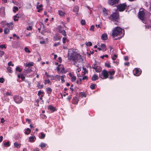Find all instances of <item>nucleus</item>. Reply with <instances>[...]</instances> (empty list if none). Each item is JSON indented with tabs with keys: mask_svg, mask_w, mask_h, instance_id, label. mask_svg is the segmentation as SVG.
Wrapping results in <instances>:
<instances>
[{
	"mask_svg": "<svg viewBox=\"0 0 151 151\" xmlns=\"http://www.w3.org/2000/svg\"><path fill=\"white\" fill-rule=\"evenodd\" d=\"M5 81V79L3 78H0V83H3Z\"/></svg>",
	"mask_w": 151,
	"mask_h": 151,
	"instance_id": "obj_51",
	"label": "nucleus"
},
{
	"mask_svg": "<svg viewBox=\"0 0 151 151\" xmlns=\"http://www.w3.org/2000/svg\"><path fill=\"white\" fill-rule=\"evenodd\" d=\"M81 23L82 25H84L86 24V21L82 19L81 21Z\"/></svg>",
	"mask_w": 151,
	"mask_h": 151,
	"instance_id": "obj_47",
	"label": "nucleus"
},
{
	"mask_svg": "<svg viewBox=\"0 0 151 151\" xmlns=\"http://www.w3.org/2000/svg\"><path fill=\"white\" fill-rule=\"evenodd\" d=\"M101 38L103 40H106L107 39V35L106 33L103 34L101 36Z\"/></svg>",
	"mask_w": 151,
	"mask_h": 151,
	"instance_id": "obj_15",
	"label": "nucleus"
},
{
	"mask_svg": "<svg viewBox=\"0 0 151 151\" xmlns=\"http://www.w3.org/2000/svg\"><path fill=\"white\" fill-rule=\"evenodd\" d=\"M60 33L62 34L65 37H66L67 36L66 32L63 29V31Z\"/></svg>",
	"mask_w": 151,
	"mask_h": 151,
	"instance_id": "obj_38",
	"label": "nucleus"
},
{
	"mask_svg": "<svg viewBox=\"0 0 151 151\" xmlns=\"http://www.w3.org/2000/svg\"><path fill=\"white\" fill-rule=\"evenodd\" d=\"M46 90L47 91V93L49 94H50L52 91V89L50 87L47 88Z\"/></svg>",
	"mask_w": 151,
	"mask_h": 151,
	"instance_id": "obj_23",
	"label": "nucleus"
},
{
	"mask_svg": "<svg viewBox=\"0 0 151 151\" xmlns=\"http://www.w3.org/2000/svg\"><path fill=\"white\" fill-rule=\"evenodd\" d=\"M88 79V77L87 76H85L83 77L82 78V80H84L85 79L87 80Z\"/></svg>",
	"mask_w": 151,
	"mask_h": 151,
	"instance_id": "obj_59",
	"label": "nucleus"
},
{
	"mask_svg": "<svg viewBox=\"0 0 151 151\" xmlns=\"http://www.w3.org/2000/svg\"><path fill=\"white\" fill-rule=\"evenodd\" d=\"M61 66V65H58V66L57 67V69L58 71H59L60 70V66Z\"/></svg>",
	"mask_w": 151,
	"mask_h": 151,
	"instance_id": "obj_62",
	"label": "nucleus"
},
{
	"mask_svg": "<svg viewBox=\"0 0 151 151\" xmlns=\"http://www.w3.org/2000/svg\"><path fill=\"white\" fill-rule=\"evenodd\" d=\"M124 34V30L119 27L114 28V40H119Z\"/></svg>",
	"mask_w": 151,
	"mask_h": 151,
	"instance_id": "obj_2",
	"label": "nucleus"
},
{
	"mask_svg": "<svg viewBox=\"0 0 151 151\" xmlns=\"http://www.w3.org/2000/svg\"><path fill=\"white\" fill-rule=\"evenodd\" d=\"M8 65L9 66H14V64L12 63V62L10 61L8 63Z\"/></svg>",
	"mask_w": 151,
	"mask_h": 151,
	"instance_id": "obj_53",
	"label": "nucleus"
},
{
	"mask_svg": "<svg viewBox=\"0 0 151 151\" xmlns=\"http://www.w3.org/2000/svg\"><path fill=\"white\" fill-rule=\"evenodd\" d=\"M0 12H2L3 15L4 16L5 14V8L4 7H2L0 9Z\"/></svg>",
	"mask_w": 151,
	"mask_h": 151,
	"instance_id": "obj_19",
	"label": "nucleus"
},
{
	"mask_svg": "<svg viewBox=\"0 0 151 151\" xmlns=\"http://www.w3.org/2000/svg\"><path fill=\"white\" fill-rule=\"evenodd\" d=\"M18 14H17V15L15 16L14 17V21H17L18 20V19L19 18V17H17V15Z\"/></svg>",
	"mask_w": 151,
	"mask_h": 151,
	"instance_id": "obj_39",
	"label": "nucleus"
},
{
	"mask_svg": "<svg viewBox=\"0 0 151 151\" xmlns=\"http://www.w3.org/2000/svg\"><path fill=\"white\" fill-rule=\"evenodd\" d=\"M68 58L70 60H72L75 62L74 64L78 67V66L76 65V61L80 62L83 60L82 57L76 51L72 49H69L68 51Z\"/></svg>",
	"mask_w": 151,
	"mask_h": 151,
	"instance_id": "obj_1",
	"label": "nucleus"
},
{
	"mask_svg": "<svg viewBox=\"0 0 151 151\" xmlns=\"http://www.w3.org/2000/svg\"><path fill=\"white\" fill-rule=\"evenodd\" d=\"M94 27L93 25H92L90 28L89 29V30H90L92 31H94Z\"/></svg>",
	"mask_w": 151,
	"mask_h": 151,
	"instance_id": "obj_57",
	"label": "nucleus"
},
{
	"mask_svg": "<svg viewBox=\"0 0 151 151\" xmlns=\"http://www.w3.org/2000/svg\"><path fill=\"white\" fill-rule=\"evenodd\" d=\"M120 18L119 12L117 10H115L114 12V24L119 25Z\"/></svg>",
	"mask_w": 151,
	"mask_h": 151,
	"instance_id": "obj_4",
	"label": "nucleus"
},
{
	"mask_svg": "<svg viewBox=\"0 0 151 151\" xmlns=\"http://www.w3.org/2000/svg\"><path fill=\"white\" fill-rule=\"evenodd\" d=\"M145 14L144 11H140V10L138 14V18L142 20V22L144 23H145L144 22L145 21L144 20V17L145 16Z\"/></svg>",
	"mask_w": 151,
	"mask_h": 151,
	"instance_id": "obj_6",
	"label": "nucleus"
},
{
	"mask_svg": "<svg viewBox=\"0 0 151 151\" xmlns=\"http://www.w3.org/2000/svg\"><path fill=\"white\" fill-rule=\"evenodd\" d=\"M37 86L38 87V88L39 89H41L43 87V84L40 85V83L39 82H38Z\"/></svg>",
	"mask_w": 151,
	"mask_h": 151,
	"instance_id": "obj_32",
	"label": "nucleus"
},
{
	"mask_svg": "<svg viewBox=\"0 0 151 151\" xmlns=\"http://www.w3.org/2000/svg\"><path fill=\"white\" fill-rule=\"evenodd\" d=\"M44 92L43 91H41L40 90L38 91L37 95L40 96L42 95H43L42 94Z\"/></svg>",
	"mask_w": 151,
	"mask_h": 151,
	"instance_id": "obj_44",
	"label": "nucleus"
},
{
	"mask_svg": "<svg viewBox=\"0 0 151 151\" xmlns=\"http://www.w3.org/2000/svg\"><path fill=\"white\" fill-rule=\"evenodd\" d=\"M79 8L78 6H76L73 8V11L77 13L79 11Z\"/></svg>",
	"mask_w": 151,
	"mask_h": 151,
	"instance_id": "obj_16",
	"label": "nucleus"
},
{
	"mask_svg": "<svg viewBox=\"0 0 151 151\" xmlns=\"http://www.w3.org/2000/svg\"><path fill=\"white\" fill-rule=\"evenodd\" d=\"M109 18V20L113 21V14H111Z\"/></svg>",
	"mask_w": 151,
	"mask_h": 151,
	"instance_id": "obj_49",
	"label": "nucleus"
},
{
	"mask_svg": "<svg viewBox=\"0 0 151 151\" xmlns=\"http://www.w3.org/2000/svg\"><path fill=\"white\" fill-rule=\"evenodd\" d=\"M69 76L71 77V81L72 82H74L76 81V77L75 76H73L71 73H69Z\"/></svg>",
	"mask_w": 151,
	"mask_h": 151,
	"instance_id": "obj_11",
	"label": "nucleus"
},
{
	"mask_svg": "<svg viewBox=\"0 0 151 151\" xmlns=\"http://www.w3.org/2000/svg\"><path fill=\"white\" fill-rule=\"evenodd\" d=\"M46 145L47 144L45 143L41 142L40 146L41 147V148L42 149L43 148L45 147Z\"/></svg>",
	"mask_w": 151,
	"mask_h": 151,
	"instance_id": "obj_28",
	"label": "nucleus"
},
{
	"mask_svg": "<svg viewBox=\"0 0 151 151\" xmlns=\"http://www.w3.org/2000/svg\"><path fill=\"white\" fill-rule=\"evenodd\" d=\"M60 44V43L59 42H58L57 43H56L54 44L53 46L55 47H56L58 45H59Z\"/></svg>",
	"mask_w": 151,
	"mask_h": 151,
	"instance_id": "obj_58",
	"label": "nucleus"
},
{
	"mask_svg": "<svg viewBox=\"0 0 151 151\" xmlns=\"http://www.w3.org/2000/svg\"><path fill=\"white\" fill-rule=\"evenodd\" d=\"M66 40H67V39L66 37H63V43L65 44V43H66Z\"/></svg>",
	"mask_w": 151,
	"mask_h": 151,
	"instance_id": "obj_54",
	"label": "nucleus"
},
{
	"mask_svg": "<svg viewBox=\"0 0 151 151\" xmlns=\"http://www.w3.org/2000/svg\"><path fill=\"white\" fill-rule=\"evenodd\" d=\"M4 53H5L4 52L0 50V56L1 57H2V56L4 54Z\"/></svg>",
	"mask_w": 151,
	"mask_h": 151,
	"instance_id": "obj_48",
	"label": "nucleus"
},
{
	"mask_svg": "<svg viewBox=\"0 0 151 151\" xmlns=\"http://www.w3.org/2000/svg\"><path fill=\"white\" fill-rule=\"evenodd\" d=\"M31 132V130L29 128H27L24 133L28 135Z\"/></svg>",
	"mask_w": 151,
	"mask_h": 151,
	"instance_id": "obj_25",
	"label": "nucleus"
},
{
	"mask_svg": "<svg viewBox=\"0 0 151 151\" xmlns=\"http://www.w3.org/2000/svg\"><path fill=\"white\" fill-rule=\"evenodd\" d=\"M14 100L16 103L20 104L22 101L23 98L19 96H15L14 98Z\"/></svg>",
	"mask_w": 151,
	"mask_h": 151,
	"instance_id": "obj_7",
	"label": "nucleus"
},
{
	"mask_svg": "<svg viewBox=\"0 0 151 151\" xmlns=\"http://www.w3.org/2000/svg\"><path fill=\"white\" fill-rule=\"evenodd\" d=\"M55 77L56 79V80H55L56 81H57V80H58L59 81H60V79L61 76H60L58 75H56L55 76Z\"/></svg>",
	"mask_w": 151,
	"mask_h": 151,
	"instance_id": "obj_33",
	"label": "nucleus"
},
{
	"mask_svg": "<svg viewBox=\"0 0 151 151\" xmlns=\"http://www.w3.org/2000/svg\"><path fill=\"white\" fill-rule=\"evenodd\" d=\"M58 14L60 16H64L65 15V13L63 12L62 11L59 10L58 11Z\"/></svg>",
	"mask_w": 151,
	"mask_h": 151,
	"instance_id": "obj_27",
	"label": "nucleus"
},
{
	"mask_svg": "<svg viewBox=\"0 0 151 151\" xmlns=\"http://www.w3.org/2000/svg\"><path fill=\"white\" fill-rule=\"evenodd\" d=\"M119 1L120 0H114V4H118Z\"/></svg>",
	"mask_w": 151,
	"mask_h": 151,
	"instance_id": "obj_55",
	"label": "nucleus"
},
{
	"mask_svg": "<svg viewBox=\"0 0 151 151\" xmlns=\"http://www.w3.org/2000/svg\"><path fill=\"white\" fill-rule=\"evenodd\" d=\"M24 50L26 52L29 53L30 52V51L29 49L27 47H25L24 48Z\"/></svg>",
	"mask_w": 151,
	"mask_h": 151,
	"instance_id": "obj_45",
	"label": "nucleus"
},
{
	"mask_svg": "<svg viewBox=\"0 0 151 151\" xmlns=\"http://www.w3.org/2000/svg\"><path fill=\"white\" fill-rule=\"evenodd\" d=\"M86 45L87 46H91L92 45V43L90 42H89L86 43Z\"/></svg>",
	"mask_w": 151,
	"mask_h": 151,
	"instance_id": "obj_50",
	"label": "nucleus"
},
{
	"mask_svg": "<svg viewBox=\"0 0 151 151\" xmlns=\"http://www.w3.org/2000/svg\"><path fill=\"white\" fill-rule=\"evenodd\" d=\"M83 69L84 70L83 73L84 74H85L86 73H88V71L86 70V68L83 67Z\"/></svg>",
	"mask_w": 151,
	"mask_h": 151,
	"instance_id": "obj_56",
	"label": "nucleus"
},
{
	"mask_svg": "<svg viewBox=\"0 0 151 151\" xmlns=\"http://www.w3.org/2000/svg\"><path fill=\"white\" fill-rule=\"evenodd\" d=\"M52 80H56L55 78V76H53V75H52V77H51V79Z\"/></svg>",
	"mask_w": 151,
	"mask_h": 151,
	"instance_id": "obj_63",
	"label": "nucleus"
},
{
	"mask_svg": "<svg viewBox=\"0 0 151 151\" xmlns=\"http://www.w3.org/2000/svg\"><path fill=\"white\" fill-rule=\"evenodd\" d=\"M7 70L8 72L10 73H12L13 71L12 70V68L10 67H8L7 68Z\"/></svg>",
	"mask_w": 151,
	"mask_h": 151,
	"instance_id": "obj_26",
	"label": "nucleus"
},
{
	"mask_svg": "<svg viewBox=\"0 0 151 151\" xmlns=\"http://www.w3.org/2000/svg\"><path fill=\"white\" fill-rule=\"evenodd\" d=\"M35 139H36V138L34 136H33L29 137V140L30 142H33L35 141Z\"/></svg>",
	"mask_w": 151,
	"mask_h": 151,
	"instance_id": "obj_17",
	"label": "nucleus"
},
{
	"mask_svg": "<svg viewBox=\"0 0 151 151\" xmlns=\"http://www.w3.org/2000/svg\"><path fill=\"white\" fill-rule=\"evenodd\" d=\"M21 144H19L17 142H16L14 143V146L15 147H16L18 149H19L20 147Z\"/></svg>",
	"mask_w": 151,
	"mask_h": 151,
	"instance_id": "obj_22",
	"label": "nucleus"
},
{
	"mask_svg": "<svg viewBox=\"0 0 151 151\" xmlns=\"http://www.w3.org/2000/svg\"><path fill=\"white\" fill-rule=\"evenodd\" d=\"M0 48L2 49L4 48L5 49H6V45L5 44L1 45H0Z\"/></svg>",
	"mask_w": 151,
	"mask_h": 151,
	"instance_id": "obj_46",
	"label": "nucleus"
},
{
	"mask_svg": "<svg viewBox=\"0 0 151 151\" xmlns=\"http://www.w3.org/2000/svg\"><path fill=\"white\" fill-rule=\"evenodd\" d=\"M98 79V76L96 74H94L91 78V80L93 81H95Z\"/></svg>",
	"mask_w": 151,
	"mask_h": 151,
	"instance_id": "obj_18",
	"label": "nucleus"
},
{
	"mask_svg": "<svg viewBox=\"0 0 151 151\" xmlns=\"http://www.w3.org/2000/svg\"><path fill=\"white\" fill-rule=\"evenodd\" d=\"M141 72L140 69L137 68H134L133 70L134 75L136 76H139L141 74Z\"/></svg>",
	"mask_w": 151,
	"mask_h": 151,
	"instance_id": "obj_8",
	"label": "nucleus"
},
{
	"mask_svg": "<svg viewBox=\"0 0 151 151\" xmlns=\"http://www.w3.org/2000/svg\"><path fill=\"white\" fill-rule=\"evenodd\" d=\"M4 146L6 147H9L10 146V144L9 142L7 141V142H5L4 144Z\"/></svg>",
	"mask_w": 151,
	"mask_h": 151,
	"instance_id": "obj_29",
	"label": "nucleus"
},
{
	"mask_svg": "<svg viewBox=\"0 0 151 151\" xmlns=\"http://www.w3.org/2000/svg\"><path fill=\"white\" fill-rule=\"evenodd\" d=\"M63 27L61 25L58 26L57 27V29L59 33H60L63 31Z\"/></svg>",
	"mask_w": 151,
	"mask_h": 151,
	"instance_id": "obj_20",
	"label": "nucleus"
},
{
	"mask_svg": "<svg viewBox=\"0 0 151 151\" xmlns=\"http://www.w3.org/2000/svg\"><path fill=\"white\" fill-rule=\"evenodd\" d=\"M41 136L40 137V138L41 139H43L45 138V134L43 132L41 133Z\"/></svg>",
	"mask_w": 151,
	"mask_h": 151,
	"instance_id": "obj_35",
	"label": "nucleus"
},
{
	"mask_svg": "<svg viewBox=\"0 0 151 151\" xmlns=\"http://www.w3.org/2000/svg\"><path fill=\"white\" fill-rule=\"evenodd\" d=\"M44 95H42L40 96L39 98L38 99L40 100H42V97H43Z\"/></svg>",
	"mask_w": 151,
	"mask_h": 151,
	"instance_id": "obj_64",
	"label": "nucleus"
},
{
	"mask_svg": "<svg viewBox=\"0 0 151 151\" xmlns=\"http://www.w3.org/2000/svg\"><path fill=\"white\" fill-rule=\"evenodd\" d=\"M16 71L21 72L22 70V69L19 66H17L16 68Z\"/></svg>",
	"mask_w": 151,
	"mask_h": 151,
	"instance_id": "obj_34",
	"label": "nucleus"
},
{
	"mask_svg": "<svg viewBox=\"0 0 151 151\" xmlns=\"http://www.w3.org/2000/svg\"><path fill=\"white\" fill-rule=\"evenodd\" d=\"M117 55L116 54H114V63H115L117 65L119 63V60H117L115 61V60L117 59Z\"/></svg>",
	"mask_w": 151,
	"mask_h": 151,
	"instance_id": "obj_13",
	"label": "nucleus"
},
{
	"mask_svg": "<svg viewBox=\"0 0 151 151\" xmlns=\"http://www.w3.org/2000/svg\"><path fill=\"white\" fill-rule=\"evenodd\" d=\"M102 68L100 66H97L96 67V69L95 70L96 72L99 73L100 72Z\"/></svg>",
	"mask_w": 151,
	"mask_h": 151,
	"instance_id": "obj_21",
	"label": "nucleus"
},
{
	"mask_svg": "<svg viewBox=\"0 0 151 151\" xmlns=\"http://www.w3.org/2000/svg\"><path fill=\"white\" fill-rule=\"evenodd\" d=\"M21 78L22 81H24L25 77L22 74H21Z\"/></svg>",
	"mask_w": 151,
	"mask_h": 151,
	"instance_id": "obj_52",
	"label": "nucleus"
},
{
	"mask_svg": "<svg viewBox=\"0 0 151 151\" xmlns=\"http://www.w3.org/2000/svg\"><path fill=\"white\" fill-rule=\"evenodd\" d=\"M61 37L59 34H56L53 37V40L54 41H58L60 40Z\"/></svg>",
	"mask_w": 151,
	"mask_h": 151,
	"instance_id": "obj_10",
	"label": "nucleus"
},
{
	"mask_svg": "<svg viewBox=\"0 0 151 151\" xmlns=\"http://www.w3.org/2000/svg\"><path fill=\"white\" fill-rule=\"evenodd\" d=\"M73 84H71L70 86V89L72 91H73L74 90V89L73 88Z\"/></svg>",
	"mask_w": 151,
	"mask_h": 151,
	"instance_id": "obj_60",
	"label": "nucleus"
},
{
	"mask_svg": "<svg viewBox=\"0 0 151 151\" xmlns=\"http://www.w3.org/2000/svg\"><path fill=\"white\" fill-rule=\"evenodd\" d=\"M32 28L31 26H29V27L27 28V30H32Z\"/></svg>",
	"mask_w": 151,
	"mask_h": 151,
	"instance_id": "obj_61",
	"label": "nucleus"
},
{
	"mask_svg": "<svg viewBox=\"0 0 151 151\" xmlns=\"http://www.w3.org/2000/svg\"><path fill=\"white\" fill-rule=\"evenodd\" d=\"M48 109L50 110L51 111V112H53L57 110V109L55 107L53 106L52 105H49L47 106Z\"/></svg>",
	"mask_w": 151,
	"mask_h": 151,
	"instance_id": "obj_9",
	"label": "nucleus"
},
{
	"mask_svg": "<svg viewBox=\"0 0 151 151\" xmlns=\"http://www.w3.org/2000/svg\"><path fill=\"white\" fill-rule=\"evenodd\" d=\"M78 102V100L77 97H75L73 98L72 102L73 104H77Z\"/></svg>",
	"mask_w": 151,
	"mask_h": 151,
	"instance_id": "obj_14",
	"label": "nucleus"
},
{
	"mask_svg": "<svg viewBox=\"0 0 151 151\" xmlns=\"http://www.w3.org/2000/svg\"><path fill=\"white\" fill-rule=\"evenodd\" d=\"M105 66L108 68H110L111 67V66L110 65V63L109 62H106L105 63Z\"/></svg>",
	"mask_w": 151,
	"mask_h": 151,
	"instance_id": "obj_40",
	"label": "nucleus"
},
{
	"mask_svg": "<svg viewBox=\"0 0 151 151\" xmlns=\"http://www.w3.org/2000/svg\"><path fill=\"white\" fill-rule=\"evenodd\" d=\"M96 85L94 84H91L90 85V87L91 89L93 90L95 88V86Z\"/></svg>",
	"mask_w": 151,
	"mask_h": 151,
	"instance_id": "obj_41",
	"label": "nucleus"
},
{
	"mask_svg": "<svg viewBox=\"0 0 151 151\" xmlns=\"http://www.w3.org/2000/svg\"><path fill=\"white\" fill-rule=\"evenodd\" d=\"M65 77V75L61 76L60 79L62 81V83L65 82V81L64 78Z\"/></svg>",
	"mask_w": 151,
	"mask_h": 151,
	"instance_id": "obj_31",
	"label": "nucleus"
},
{
	"mask_svg": "<svg viewBox=\"0 0 151 151\" xmlns=\"http://www.w3.org/2000/svg\"><path fill=\"white\" fill-rule=\"evenodd\" d=\"M50 81L49 79H45V80L44 84L46 85L47 83L48 84L49 83H50Z\"/></svg>",
	"mask_w": 151,
	"mask_h": 151,
	"instance_id": "obj_43",
	"label": "nucleus"
},
{
	"mask_svg": "<svg viewBox=\"0 0 151 151\" xmlns=\"http://www.w3.org/2000/svg\"><path fill=\"white\" fill-rule=\"evenodd\" d=\"M9 32V29L6 28H5L4 30V32L5 34H7Z\"/></svg>",
	"mask_w": 151,
	"mask_h": 151,
	"instance_id": "obj_30",
	"label": "nucleus"
},
{
	"mask_svg": "<svg viewBox=\"0 0 151 151\" xmlns=\"http://www.w3.org/2000/svg\"><path fill=\"white\" fill-rule=\"evenodd\" d=\"M13 11L14 13L16 12L18 10V8L17 7L14 6L13 7Z\"/></svg>",
	"mask_w": 151,
	"mask_h": 151,
	"instance_id": "obj_42",
	"label": "nucleus"
},
{
	"mask_svg": "<svg viewBox=\"0 0 151 151\" xmlns=\"http://www.w3.org/2000/svg\"><path fill=\"white\" fill-rule=\"evenodd\" d=\"M109 73L111 76L109 77V78L110 79H113L112 76L113 74V70L109 71L108 72L106 70H104L101 71V73H99V76L102 79H106L108 77Z\"/></svg>",
	"mask_w": 151,
	"mask_h": 151,
	"instance_id": "obj_3",
	"label": "nucleus"
},
{
	"mask_svg": "<svg viewBox=\"0 0 151 151\" xmlns=\"http://www.w3.org/2000/svg\"><path fill=\"white\" fill-rule=\"evenodd\" d=\"M6 25L9 28V29L12 30L13 27V22L10 23H6Z\"/></svg>",
	"mask_w": 151,
	"mask_h": 151,
	"instance_id": "obj_12",
	"label": "nucleus"
},
{
	"mask_svg": "<svg viewBox=\"0 0 151 151\" xmlns=\"http://www.w3.org/2000/svg\"><path fill=\"white\" fill-rule=\"evenodd\" d=\"M101 47L102 48V50L103 51H106V45L105 44H101Z\"/></svg>",
	"mask_w": 151,
	"mask_h": 151,
	"instance_id": "obj_24",
	"label": "nucleus"
},
{
	"mask_svg": "<svg viewBox=\"0 0 151 151\" xmlns=\"http://www.w3.org/2000/svg\"><path fill=\"white\" fill-rule=\"evenodd\" d=\"M117 9L119 12H122L124 11L126 9L127 5L125 3L121 4L118 5L117 6Z\"/></svg>",
	"mask_w": 151,
	"mask_h": 151,
	"instance_id": "obj_5",
	"label": "nucleus"
},
{
	"mask_svg": "<svg viewBox=\"0 0 151 151\" xmlns=\"http://www.w3.org/2000/svg\"><path fill=\"white\" fill-rule=\"evenodd\" d=\"M33 65V63H26L25 66L26 67H29L30 66H32Z\"/></svg>",
	"mask_w": 151,
	"mask_h": 151,
	"instance_id": "obj_37",
	"label": "nucleus"
},
{
	"mask_svg": "<svg viewBox=\"0 0 151 151\" xmlns=\"http://www.w3.org/2000/svg\"><path fill=\"white\" fill-rule=\"evenodd\" d=\"M108 3L110 5H113V0H108Z\"/></svg>",
	"mask_w": 151,
	"mask_h": 151,
	"instance_id": "obj_36",
	"label": "nucleus"
}]
</instances>
